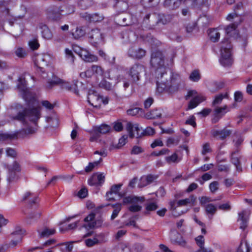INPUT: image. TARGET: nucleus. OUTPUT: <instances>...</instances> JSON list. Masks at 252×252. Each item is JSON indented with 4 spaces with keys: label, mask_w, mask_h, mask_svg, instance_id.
<instances>
[{
    "label": "nucleus",
    "mask_w": 252,
    "mask_h": 252,
    "mask_svg": "<svg viewBox=\"0 0 252 252\" xmlns=\"http://www.w3.org/2000/svg\"><path fill=\"white\" fill-rule=\"evenodd\" d=\"M18 88L21 93L23 98L26 100L30 101L29 103V108H25L23 111H19L16 115H10V117L13 120H17L23 125H26L27 120L33 123L36 127L28 126L27 128L24 129L26 134H33L37 129V122L41 116L40 107L36 105V101L33 97H31L30 92L27 87L26 81L25 79L20 78Z\"/></svg>",
    "instance_id": "nucleus-1"
},
{
    "label": "nucleus",
    "mask_w": 252,
    "mask_h": 252,
    "mask_svg": "<svg viewBox=\"0 0 252 252\" xmlns=\"http://www.w3.org/2000/svg\"><path fill=\"white\" fill-rule=\"evenodd\" d=\"M151 64L156 69L157 89L159 93H162L164 91L170 92L175 91L178 89V83L176 82L174 78L170 80H167V77L163 79L164 76H167L165 72L164 56L159 51H157L152 53L151 59Z\"/></svg>",
    "instance_id": "nucleus-2"
},
{
    "label": "nucleus",
    "mask_w": 252,
    "mask_h": 252,
    "mask_svg": "<svg viewBox=\"0 0 252 252\" xmlns=\"http://www.w3.org/2000/svg\"><path fill=\"white\" fill-rule=\"evenodd\" d=\"M238 24L233 23L227 26L225 28L226 36L220 43L221 57L220 60V63L224 66H230L232 64V45L230 38L231 32H236L235 29Z\"/></svg>",
    "instance_id": "nucleus-3"
},
{
    "label": "nucleus",
    "mask_w": 252,
    "mask_h": 252,
    "mask_svg": "<svg viewBox=\"0 0 252 252\" xmlns=\"http://www.w3.org/2000/svg\"><path fill=\"white\" fill-rule=\"evenodd\" d=\"M144 201V197L127 196L123 199L124 203H130L131 205L129 206L128 210L132 212H136L141 210L142 207L138 204V203H142Z\"/></svg>",
    "instance_id": "nucleus-4"
},
{
    "label": "nucleus",
    "mask_w": 252,
    "mask_h": 252,
    "mask_svg": "<svg viewBox=\"0 0 252 252\" xmlns=\"http://www.w3.org/2000/svg\"><path fill=\"white\" fill-rule=\"evenodd\" d=\"M49 57L45 54H40L33 58L35 65L37 67L38 72H44V67L48 65Z\"/></svg>",
    "instance_id": "nucleus-5"
},
{
    "label": "nucleus",
    "mask_w": 252,
    "mask_h": 252,
    "mask_svg": "<svg viewBox=\"0 0 252 252\" xmlns=\"http://www.w3.org/2000/svg\"><path fill=\"white\" fill-rule=\"evenodd\" d=\"M95 216L94 213H92L87 216L83 220L86 223L84 224L82 227L87 229H90L100 226L102 223L101 220L94 221Z\"/></svg>",
    "instance_id": "nucleus-6"
},
{
    "label": "nucleus",
    "mask_w": 252,
    "mask_h": 252,
    "mask_svg": "<svg viewBox=\"0 0 252 252\" xmlns=\"http://www.w3.org/2000/svg\"><path fill=\"white\" fill-rule=\"evenodd\" d=\"M232 129H227L226 127L221 130L212 129L211 131V135L217 140H224L229 137L232 133Z\"/></svg>",
    "instance_id": "nucleus-7"
},
{
    "label": "nucleus",
    "mask_w": 252,
    "mask_h": 252,
    "mask_svg": "<svg viewBox=\"0 0 252 252\" xmlns=\"http://www.w3.org/2000/svg\"><path fill=\"white\" fill-rule=\"evenodd\" d=\"M126 129L129 134L130 138L134 137H140L143 133L142 129L138 127L137 124H133L130 122H127L126 126Z\"/></svg>",
    "instance_id": "nucleus-8"
},
{
    "label": "nucleus",
    "mask_w": 252,
    "mask_h": 252,
    "mask_svg": "<svg viewBox=\"0 0 252 252\" xmlns=\"http://www.w3.org/2000/svg\"><path fill=\"white\" fill-rule=\"evenodd\" d=\"M144 71V66L139 64L136 63L133 64L129 69L128 72L129 75L131 77L132 80L134 82L137 81L139 80V74Z\"/></svg>",
    "instance_id": "nucleus-9"
},
{
    "label": "nucleus",
    "mask_w": 252,
    "mask_h": 252,
    "mask_svg": "<svg viewBox=\"0 0 252 252\" xmlns=\"http://www.w3.org/2000/svg\"><path fill=\"white\" fill-rule=\"evenodd\" d=\"M102 100V98L96 92L93 90H89L88 95V101L91 105L94 107H98L100 106Z\"/></svg>",
    "instance_id": "nucleus-10"
},
{
    "label": "nucleus",
    "mask_w": 252,
    "mask_h": 252,
    "mask_svg": "<svg viewBox=\"0 0 252 252\" xmlns=\"http://www.w3.org/2000/svg\"><path fill=\"white\" fill-rule=\"evenodd\" d=\"M144 21L149 25V28L155 29L158 26V13H153L147 14L144 18Z\"/></svg>",
    "instance_id": "nucleus-11"
},
{
    "label": "nucleus",
    "mask_w": 252,
    "mask_h": 252,
    "mask_svg": "<svg viewBox=\"0 0 252 252\" xmlns=\"http://www.w3.org/2000/svg\"><path fill=\"white\" fill-rule=\"evenodd\" d=\"M90 42L93 44H97L102 41L103 36L100 30L94 29L91 30L88 33Z\"/></svg>",
    "instance_id": "nucleus-12"
},
{
    "label": "nucleus",
    "mask_w": 252,
    "mask_h": 252,
    "mask_svg": "<svg viewBox=\"0 0 252 252\" xmlns=\"http://www.w3.org/2000/svg\"><path fill=\"white\" fill-rule=\"evenodd\" d=\"M122 186V184L113 185L110 190L106 193L107 200L108 201H113L115 200V196L118 195L119 197H122V195L119 193V191Z\"/></svg>",
    "instance_id": "nucleus-13"
},
{
    "label": "nucleus",
    "mask_w": 252,
    "mask_h": 252,
    "mask_svg": "<svg viewBox=\"0 0 252 252\" xmlns=\"http://www.w3.org/2000/svg\"><path fill=\"white\" fill-rule=\"evenodd\" d=\"M105 181V177L102 173L94 174L88 180L90 186H101Z\"/></svg>",
    "instance_id": "nucleus-14"
},
{
    "label": "nucleus",
    "mask_w": 252,
    "mask_h": 252,
    "mask_svg": "<svg viewBox=\"0 0 252 252\" xmlns=\"http://www.w3.org/2000/svg\"><path fill=\"white\" fill-rule=\"evenodd\" d=\"M250 214L249 211L244 210L238 214L239 218L238 221H240V228L245 230L248 226L249 217Z\"/></svg>",
    "instance_id": "nucleus-15"
},
{
    "label": "nucleus",
    "mask_w": 252,
    "mask_h": 252,
    "mask_svg": "<svg viewBox=\"0 0 252 252\" xmlns=\"http://www.w3.org/2000/svg\"><path fill=\"white\" fill-rule=\"evenodd\" d=\"M80 16L82 18L90 22H99L104 19L102 15H99L98 13L90 14L85 12L81 13Z\"/></svg>",
    "instance_id": "nucleus-16"
},
{
    "label": "nucleus",
    "mask_w": 252,
    "mask_h": 252,
    "mask_svg": "<svg viewBox=\"0 0 252 252\" xmlns=\"http://www.w3.org/2000/svg\"><path fill=\"white\" fill-rule=\"evenodd\" d=\"M146 51L141 48H130L128 51V55L129 57L135 59H141L145 56Z\"/></svg>",
    "instance_id": "nucleus-17"
},
{
    "label": "nucleus",
    "mask_w": 252,
    "mask_h": 252,
    "mask_svg": "<svg viewBox=\"0 0 252 252\" xmlns=\"http://www.w3.org/2000/svg\"><path fill=\"white\" fill-rule=\"evenodd\" d=\"M37 196L30 192H27L23 196L22 201L30 205L36 204L37 200Z\"/></svg>",
    "instance_id": "nucleus-18"
},
{
    "label": "nucleus",
    "mask_w": 252,
    "mask_h": 252,
    "mask_svg": "<svg viewBox=\"0 0 252 252\" xmlns=\"http://www.w3.org/2000/svg\"><path fill=\"white\" fill-rule=\"evenodd\" d=\"M205 99V97L203 95L195 96L189 102L188 108L186 110H188L195 108Z\"/></svg>",
    "instance_id": "nucleus-19"
},
{
    "label": "nucleus",
    "mask_w": 252,
    "mask_h": 252,
    "mask_svg": "<svg viewBox=\"0 0 252 252\" xmlns=\"http://www.w3.org/2000/svg\"><path fill=\"white\" fill-rule=\"evenodd\" d=\"M80 57L86 62H93L97 61V57L90 54L89 51L85 49L81 52Z\"/></svg>",
    "instance_id": "nucleus-20"
},
{
    "label": "nucleus",
    "mask_w": 252,
    "mask_h": 252,
    "mask_svg": "<svg viewBox=\"0 0 252 252\" xmlns=\"http://www.w3.org/2000/svg\"><path fill=\"white\" fill-rule=\"evenodd\" d=\"M204 209L209 219L211 220L217 212V207L212 203H208L204 206Z\"/></svg>",
    "instance_id": "nucleus-21"
},
{
    "label": "nucleus",
    "mask_w": 252,
    "mask_h": 252,
    "mask_svg": "<svg viewBox=\"0 0 252 252\" xmlns=\"http://www.w3.org/2000/svg\"><path fill=\"white\" fill-rule=\"evenodd\" d=\"M196 200V197L193 195H191L189 198L178 200L177 203L178 206H187L188 205H194Z\"/></svg>",
    "instance_id": "nucleus-22"
},
{
    "label": "nucleus",
    "mask_w": 252,
    "mask_h": 252,
    "mask_svg": "<svg viewBox=\"0 0 252 252\" xmlns=\"http://www.w3.org/2000/svg\"><path fill=\"white\" fill-rule=\"evenodd\" d=\"M37 232L40 238H45L54 234L56 232V230L55 229H49L45 227L42 229H38Z\"/></svg>",
    "instance_id": "nucleus-23"
},
{
    "label": "nucleus",
    "mask_w": 252,
    "mask_h": 252,
    "mask_svg": "<svg viewBox=\"0 0 252 252\" xmlns=\"http://www.w3.org/2000/svg\"><path fill=\"white\" fill-rule=\"evenodd\" d=\"M174 18L173 15L158 13V25L160 24L166 25L170 23Z\"/></svg>",
    "instance_id": "nucleus-24"
},
{
    "label": "nucleus",
    "mask_w": 252,
    "mask_h": 252,
    "mask_svg": "<svg viewBox=\"0 0 252 252\" xmlns=\"http://www.w3.org/2000/svg\"><path fill=\"white\" fill-rule=\"evenodd\" d=\"M244 141V138L241 135L239 134H235L234 137L233 139V143L235 147V150L234 151L239 152L241 150L240 146L243 143Z\"/></svg>",
    "instance_id": "nucleus-25"
},
{
    "label": "nucleus",
    "mask_w": 252,
    "mask_h": 252,
    "mask_svg": "<svg viewBox=\"0 0 252 252\" xmlns=\"http://www.w3.org/2000/svg\"><path fill=\"white\" fill-rule=\"evenodd\" d=\"M161 111L159 109H155L146 114L145 117L148 119H154L160 118L161 116Z\"/></svg>",
    "instance_id": "nucleus-26"
},
{
    "label": "nucleus",
    "mask_w": 252,
    "mask_h": 252,
    "mask_svg": "<svg viewBox=\"0 0 252 252\" xmlns=\"http://www.w3.org/2000/svg\"><path fill=\"white\" fill-rule=\"evenodd\" d=\"M156 179V177L152 175H149L145 177H142L140 180L141 183L138 186L140 188L144 187L153 182Z\"/></svg>",
    "instance_id": "nucleus-27"
},
{
    "label": "nucleus",
    "mask_w": 252,
    "mask_h": 252,
    "mask_svg": "<svg viewBox=\"0 0 252 252\" xmlns=\"http://www.w3.org/2000/svg\"><path fill=\"white\" fill-rule=\"evenodd\" d=\"M63 16L62 12L60 11V8H54L52 11H50L49 17L50 18L54 20H59L62 18Z\"/></svg>",
    "instance_id": "nucleus-28"
},
{
    "label": "nucleus",
    "mask_w": 252,
    "mask_h": 252,
    "mask_svg": "<svg viewBox=\"0 0 252 252\" xmlns=\"http://www.w3.org/2000/svg\"><path fill=\"white\" fill-rule=\"evenodd\" d=\"M239 152L233 151L231 154V162L233 163L236 168L237 171H241L242 168L240 165V161L239 158L235 156V155L238 154Z\"/></svg>",
    "instance_id": "nucleus-29"
},
{
    "label": "nucleus",
    "mask_w": 252,
    "mask_h": 252,
    "mask_svg": "<svg viewBox=\"0 0 252 252\" xmlns=\"http://www.w3.org/2000/svg\"><path fill=\"white\" fill-rule=\"evenodd\" d=\"M110 130V126L108 125L103 124L98 126H95L94 127V130L98 133L99 135L100 134H105L108 132Z\"/></svg>",
    "instance_id": "nucleus-30"
},
{
    "label": "nucleus",
    "mask_w": 252,
    "mask_h": 252,
    "mask_svg": "<svg viewBox=\"0 0 252 252\" xmlns=\"http://www.w3.org/2000/svg\"><path fill=\"white\" fill-rule=\"evenodd\" d=\"M60 11L63 15H67L74 12V7L72 5L65 4L60 7Z\"/></svg>",
    "instance_id": "nucleus-31"
},
{
    "label": "nucleus",
    "mask_w": 252,
    "mask_h": 252,
    "mask_svg": "<svg viewBox=\"0 0 252 252\" xmlns=\"http://www.w3.org/2000/svg\"><path fill=\"white\" fill-rule=\"evenodd\" d=\"M208 35L212 41L216 42L219 40L220 34L217 29H212L210 30Z\"/></svg>",
    "instance_id": "nucleus-32"
},
{
    "label": "nucleus",
    "mask_w": 252,
    "mask_h": 252,
    "mask_svg": "<svg viewBox=\"0 0 252 252\" xmlns=\"http://www.w3.org/2000/svg\"><path fill=\"white\" fill-rule=\"evenodd\" d=\"M73 242H65L60 245V250L62 252H71L73 248Z\"/></svg>",
    "instance_id": "nucleus-33"
},
{
    "label": "nucleus",
    "mask_w": 252,
    "mask_h": 252,
    "mask_svg": "<svg viewBox=\"0 0 252 252\" xmlns=\"http://www.w3.org/2000/svg\"><path fill=\"white\" fill-rule=\"evenodd\" d=\"M10 2V0H0V10L2 12H5L6 15L9 14L8 6Z\"/></svg>",
    "instance_id": "nucleus-34"
},
{
    "label": "nucleus",
    "mask_w": 252,
    "mask_h": 252,
    "mask_svg": "<svg viewBox=\"0 0 252 252\" xmlns=\"http://www.w3.org/2000/svg\"><path fill=\"white\" fill-rule=\"evenodd\" d=\"M41 29L42 37L46 39H51L53 37V34L46 25H43Z\"/></svg>",
    "instance_id": "nucleus-35"
},
{
    "label": "nucleus",
    "mask_w": 252,
    "mask_h": 252,
    "mask_svg": "<svg viewBox=\"0 0 252 252\" xmlns=\"http://www.w3.org/2000/svg\"><path fill=\"white\" fill-rule=\"evenodd\" d=\"M223 86L221 82H213L210 84L209 89L212 93H215L221 89Z\"/></svg>",
    "instance_id": "nucleus-36"
},
{
    "label": "nucleus",
    "mask_w": 252,
    "mask_h": 252,
    "mask_svg": "<svg viewBox=\"0 0 252 252\" xmlns=\"http://www.w3.org/2000/svg\"><path fill=\"white\" fill-rule=\"evenodd\" d=\"M46 121L48 123V127H57L59 126V120L56 117H47Z\"/></svg>",
    "instance_id": "nucleus-37"
},
{
    "label": "nucleus",
    "mask_w": 252,
    "mask_h": 252,
    "mask_svg": "<svg viewBox=\"0 0 252 252\" xmlns=\"http://www.w3.org/2000/svg\"><path fill=\"white\" fill-rule=\"evenodd\" d=\"M227 97V94L226 93L225 94H220L219 95H216L212 102V106L215 107L216 106V105L220 104L222 99L224 98H226Z\"/></svg>",
    "instance_id": "nucleus-38"
},
{
    "label": "nucleus",
    "mask_w": 252,
    "mask_h": 252,
    "mask_svg": "<svg viewBox=\"0 0 252 252\" xmlns=\"http://www.w3.org/2000/svg\"><path fill=\"white\" fill-rule=\"evenodd\" d=\"M112 207L114 208V210L111 217V220H113L118 216L122 207L120 204H113Z\"/></svg>",
    "instance_id": "nucleus-39"
},
{
    "label": "nucleus",
    "mask_w": 252,
    "mask_h": 252,
    "mask_svg": "<svg viewBox=\"0 0 252 252\" xmlns=\"http://www.w3.org/2000/svg\"><path fill=\"white\" fill-rule=\"evenodd\" d=\"M76 83V81H74L72 84L66 83L64 85V88H66L68 91H72L75 94H77L78 93V90L77 89Z\"/></svg>",
    "instance_id": "nucleus-40"
},
{
    "label": "nucleus",
    "mask_w": 252,
    "mask_h": 252,
    "mask_svg": "<svg viewBox=\"0 0 252 252\" xmlns=\"http://www.w3.org/2000/svg\"><path fill=\"white\" fill-rule=\"evenodd\" d=\"M40 216L41 213L40 211H37L33 213H31L27 218V222L31 223L32 220H36L37 219L40 218Z\"/></svg>",
    "instance_id": "nucleus-41"
},
{
    "label": "nucleus",
    "mask_w": 252,
    "mask_h": 252,
    "mask_svg": "<svg viewBox=\"0 0 252 252\" xmlns=\"http://www.w3.org/2000/svg\"><path fill=\"white\" fill-rule=\"evenodd\" d=\"M99 87L107 91H110L112 89V84L105 79H103L100 81L99 84Z\"/></svg>",
    "instance_id": "nucleus-42"
},
{
    "label": "nucleus",
    "mask_w": 252,
    "mask_h": 252,
    "mask_svg": "<svg viewBox=\"0 0 252 252\" xmlns=\"http://www.w3.org/2000/svg\"><path fill=\"white\" fill-rule=\"evenodd\" d=\"M102 160V158H100L97 161H94V162H90L89 165L86 167L85 170L86 172H89L91 171L94 167L97 166L98 164L101 162Z\"/></svg>",
    "instance_id": "nucleus-43"
},
{
    "label": "nucleus",
    "mask_w": 252,
    "mask_h": 252,
    "mask_svg": "<svg viewBox=\"0 0 252 252\" xmlns=\"http://www.w3.org/2000/svg\"><path fill=\"white\" fill-rule=\"evenodd\" d=\"M16 136L15 134H10L7 133H0V143L11 140Z\"/></svg>",
    "instance_id": "nucleus-44"
},
{
    "label": "nucleus",
    "mask_w": 252,
    "mask_h": 252,
    "mask_svg": "<svg viewBox=\"0 0 252 252\" xmlns=\"http://www.w3.org/2000/svg\"><path fill=\"white\" fill-rule=\"evenodd\" d=\"M190 80L193 82H197L200 79V75L199 71L197 70H193L189 76Z\"/></svg>",
    "instance_id": "nucleus-45"
},
{
    "label": "nucleus",
    "mask_w": 252,
    "mask_h": 252,
    "mask_svg": "<svg viewBox=\"0 0 252 252\" xmlns=\"http://www.w3.org/2000/svg\"><path fill=\"white\" fill-rule=\"evenodd\" d=\"M140 112L142 113L143 110L138 107L132 108L127 110V114L132 116L138 115Z\"/></svg>",
    "instance_id": "nucleus-46"
},
{
    "label": "nucleus",
    "mask_w": 252,
    "mask_h": 252,
    "mask_svg": "<svg viewBox=\"0 0 252 252\" xmlns=\"http://www.w3.org/2000/svg\"><path fill=\"white\" fill-rule=\"evenodd\" d=\"M12 235H18V238L16 240H12L9 246L10 247H15L18 243L21 242L22 240V236L21 235H19V231H16L12 233Z\"/></svg>",
    "instance_id": "nucleus-47"
},
{
    "label": "nucleus",
    "mask_w": 252,
    "mask_h": 252,
    "mask_svg": "<svg viewBox=\"0 0 252 252\" xmlns=\"http://www.w3.org/2000/svg\"><path fill=\"white\" fill-rule=\"evenodd\" d=\"M85 34V31L83 27L77 28L73 35L75 38H79L82 37Z\"/></svg>",
    "instance_id": "nucleus-48"
},
{
    "label": "nucleus",
    "mask_w": 252,
    "mask_h": 252,
    "mask_svg": "<svg viewBox=\"0 0 252 252\" xmlns=\"http://www.w3.org/2000/svg\"><path fill=\"white\" fill-rule=\"evenodd\" d=\"M91 67L94 73H95L100 76L103 75L104 70L101 66L96 65H93Z\"/></svg>",
    "instance_id": "nucleus-49"
},
{
    "label": "nucleus",
    "mask_w": 252,
    "mask_h": 252,
    "mask_svg": "<svg viewBox=\"0 0 252 252\" xmlns=\"http://www.w3.org/2000/svg\"><path fill=\"white\" fill-rule=\"evenodd\" d=\"M7 168L8 170L16 172H20L21 170L20 164L16 161L13 163L12 165L9 166Z\"/></svg>",
    "instance_id": "nucleus-50"
},
{
    "label": "nucleus",
    "mask_w": 252,
    "mask_h": 252,
    "mask_svg": "<svg viewBox=\"0 0 252 252\" xmlns=\"http://www.w3.org/2000/svg\"><path fill=\"white\" fill-rule=\"evenodd\" d=\"M227 108V107L226 105L221 107H217L214 110L215 115H220L222 116L225 113V112H224V111L226 110Z\"/></svg>",
    "instance_id": "nucleus-51"
},
{
    "label": "nucleus",
    "mask_w": 252,
    "mask_h": 252,
    "mask_svg": "<svg viewBox=\"0 0 252 252\" xmlns=\"http://www.w3.org/2000/svg\"><path fill=\"white\" fill-rule=\"evenodd\" d=\"M176 233L178 235V238L176 239H172V240L180 246L185 247L187 244L186 241L178 233Z\"/></svg>",
    "instance_id": "nucleus-52"
},
{
    "label": "nucleus",
    "mask_w": 252,
    "mask_h": 252,
    "mask_svg": "<svg viewBox=\"0 0 252 252\" xmlns=\"http://www.w3.org/2000/svg\"><path fill=\"white\" fill-rule=\"evenodd\" d=\"M29 45L32 50L37 49L39 47V44L37 39H33L29 42Z\"/></svg>",
    "instance_id": "nucleus-53"
},
{
    "label": "nucleus",
    "mask_w": 252,
    "mask_h": 252,
    "mask_svg": "<svg viewBox=\"0 0 252 252\" xmlns=\"http://www.w3.org/2000/svg\"><path fill=\"white\" fill-rule=\"evenodd\" d=\"M158 208V205L155 202L147 203L146 205V210L147 211H153Z\"/></svg>",
    "instance_id": "nucleus-54"
},
{
    "label": "nucleus",
    "mask_w": 252,
    "mask_h": 252,
    "mask_svg": "<svg viewBox=\"0 0 252 252\" xmlns=\"http://www.w3.org/2000/svg\"><path fill=\"white\" fill-rule=\"evenodd\" d=\"M15 53L17 57L21 58H25L27 55L25 50L21 47L18 48L16 50Z\"/></svg>",
    "instance_id": "nucleus-55"
},
{
    "label": "nucleus",
    "mask_w": 252,
    "mask_h": 252,
    "mask_svg": "<svg viewBox=\"0 0 252 252\" xmlns=\"http://www.w3.org/2000/svg\"><path fill=\"white\" fill-rule=\"evenodd\" d=\"M8 177L7 178V182L9 184L13 182L16 177V172L10 170H8Z\"/></svg>",
    "instance_id": "nucleus-56"
},
{
    "label": "nucleus",
    "mask_w": 252,
    "mask_h": 252,
    "mask_svg": "<svg viewBox=\"0 0 252 252\" xmlns=\"http://www.w3.org/2000/svg\"><path fill=\"white\" fill-rule=\"evenodd\" d=\"M195 241L196 242V244L199 247H201L204 246L205 240L204 237L202 235H199L195 238Z\"/></svg>",
    "instance_id": "nucleus-57"
},
{
    "label": "nucleus",
    "mask_w": 252,
    "mask_h": 252,
    "mask_svg": "<svg viewBox=\"0 0 252 252\" xmlns=\"http://www.w3.org/2000/svg\"><path fill=\"white\" fill-rule=\"evenodd\" d=\"M200 201V204L204 208V206H205L207 203L212 201V200L210 199V198L206 196H202L199 198Z\"/></svg>",
    "instance_id": "nucleus-58"
},
{
    "label": "nucleus",
    "mask_w": 252,
    "mask_h": 252,
    "mask_svg": "<svg viewBox=\"0 0 252 252\" xmlns=\"http://www.w3.org/2000/svg\"><path fill=\"white\" fill-rule=\"evenodd\" d=\"M61 80L60 79H57L56 80H52L51 81H48L47 84L46 85L47 88L50 89L53 86L61 83Z\"/></svg>",
    "instance_id": "nucleus-59"
},
{
    "label": "nucleus",
    "mask_w": 252,
    "mask_h": 252,
    "mask_svg": "<svg viewBox=\"0 0 252 252\" xmlns=\"http://www.w3.org/2000/svg\"><path fill=\"white\" fill-rule=\"evenodd\" d=\"M166 160L169 163L178 162V156L176 153H174L171 156L166 157Z\"/></svg>",
    "instance_id": "nucleus-60"
},
{
    "label": "nucleus",
    "mask_w": 252,
    "mask_h": 252,
    "mask_svg": "<svg viewBox=\"0 0 252 252\" xmlns=\"http://www.w3.org/2000/svg\"><path fill=\"white\" fill-rule=\"evenodd\" d=\"M65 52L67 60H69L70 63H73L74 62V56L72 51L68 49H65Z\"/></svg>",
    "instance_id": "nucleus-61"
},
{
    "label": "nucleus",
    "mask_w": 252,
    "mask_h": 252,
    "mask_svg": "<svg viewBox=\"0 0 252 252\" xmlns=\"http://www.w3.org/2000/svg\"><path fill=\"white\" fill-rule=\"evenodd\" d=\"M98 242V241L96 238L88 239L85 240V244L88 247H92Z\"/></svg>",
    "instance_id": "nucleus-62"
},
{
    "label": "nucleus",
    "mask_w": 252,
    "mask_h": 252,
    "mask_svg": "<svg viewBox=\"0 0 252 252\" xmlns=\"http://www.w3.org/2000/svg\"><path fill=\"white\" fill-rule=\"evenodd\" d=\"M179 142V139L177 138L175 139L173 137L169 138L166 142V145L167 146H170L172 144H176L177 145Z\"/></svg>",
    "instance_id": "nucleus-63"
},
{
    "label": "nucleus",
    "mask_w": 252,
    "mask_h": 252,
    "mask_svg": "<svg viewBox=\"0 0 252 252\" xmlns=\"http://www.w3.org/2000/svg\"><path fill=\"white\" fill-rule=\"evenodd\" d=\"M143 152V150L140 147L137 146H134L133 147L131 154L133 155H137Z\"/></svg>",
    "instance_id": "nucleus-64"
}]
</instances>
